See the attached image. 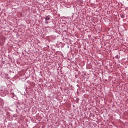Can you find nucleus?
<instances>
[{"label":"nucleus","mask_w":128,"mask_h":128,"mask_svg":"<svg viewBox=\"0 0 128 128\" xmlns=\"http://www.w3.org/2000/svg\"><path fill=\"white\" fill-rule=\"evenodd\" d=\"M50 18L49 16H47L45 18V20H46V24H48V20H50Z\"/></svg>","instance_id":"obj_1"}]
</instances>
